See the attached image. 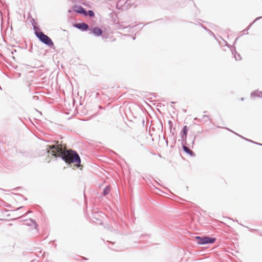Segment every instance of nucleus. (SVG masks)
<instances>
[{
	"instance_id": "7ed1b4c3",
	"label": "nucleus",
	"mask_w": 262,
	"mask_h": 262,
	"mask_svg": "<svg viewBox=\"0 0 262 262\" xmlns=\"http://www.w3.org/2000/svg\"><path fill=\"white\" fill-rule=\"evenodd\" d=\"M196 243L199 245H206L209 244H213L216 241V238L209 236H200L195 237Z\"/></svg>"
},
{
	"instance_id": "c9c22d12",
	"label": "nucleus",
	"mask_w": 262,
	"mask_h": 262,
	"mask_svg": "<svg viewBox=\"0 0 262 262\" xmlns=\"http://www.w3.org/2000/svg\"><path fill=\"white\" fill-rule=\"evenodd\" d=\"M9 225L11 226V225H12V224H9Z\"/></svg>"
},
{
	"instance_id": "5701e85b",
	"label": "nucleus",
	"mask_w": 262,
	"mask_h": 262,
	"mask_svg": "<svg viewBox=\"0 0 262 262\" xmlns=\"http://www.w3.org/2000/svg\"><path fill=\"white\" fill-rule=\"evenodd\" d=\"M203 28L206 31H208L210 34H211L213 36H214V34L211 32L209 29L207 28L205 26H203V25H201Z\"/></svg>"
},
{
	"instance_id": "9d476101",
	"label": "nucleus",
	"mask_w": 262,
	"mask_h": 262,
	"mask_svg": "<svg viewBox=\"0 0 262 262\" xmlns=\"http://www.w3.org/2000/svg\"><path fill=\"white\" fill-rule=\"evenodd\" d=\"M168 125H169V129H170V134H171V137H172L173 140H175L176 138V135L175 134L176 128H172L173 124H172V122H171V121H170V120L168 121Z\"/></svg>"
},
{
	"instance_id": "f03ea898",
	"label": "nucleus",
	"mask_w": 262,
	"mask_h": 262,
	"mask_svg": "<svg viewBox=\"0 0 262 262\" xmlns=\"http://www.w3.org/2000/svg\"><path fill=\"white\" fill-rule=\"evenodd\" d=\"M34 34L41 43L51 48H54V45L52 39L47 35L44 34L40 28H36V29L34 28Z\"/></svg>"
},
{
	"instance_id": "f704fd0d",
	"label": "nucleus",
	"mask_w": 262,
	"mask_h": 262,
	"mask_svg": "<svg viewBox=\"0 0 262 262\" xmlns=\"http://www.w3.org/2000/svg\"><path fill=\"white\" fill-rule=\"evenodd\" d=\"M0 90H2V88H1V86H0Z\"/></svg>"
},
{
	"instance_id": "bb28decb",
	"label": "nucleus",
	"mask_w": 262,
	"mask_h": 262,
	"mask_svg": "<svg viewBox=\"0 0 262 262\" xmlns=\"http://www.w3.org/2000/svg\"><path fill=\"white\" fill-rule=\"evenodd\" d=\"M164 139L166 140V145H168V140H167V139H166L165 136L163 137Z\"/></svg>"
},
{
	"instance_id": "ddd939ff",
	"label": "nucleus",
	"mask_w": 262,
	"mask_h": 262,
	"mask_svg": "<svg viewBox=\"0 0 262 262\" xmlns=\"http://www.w3.org/2000/svg\"><path fill=\"white\" fill-rule=\"evenodd\" d=\"M28 221L29 222L27 223V225L29 226H31L32 225H34V228L35 229L37 230V227H38V225L36 223V222L35 221V220L34 219H29V220H28Z\"/></svg>"
},
{
	"instance_id": "dca6fc26",
	"label": "nucleus",
	"mask_w": 262,
	"mask_h": 262,
	"mask_svg": "<svg viewBox=\"0 0 262 262\" xmlns=\"http://www.w3.org/2000/svg\"><path fill=\"white\" fill-rule=\"evenodd\" d=\"M194 120H198L200 122H207V121H208L209 120V116L207 115H204L202 118L200 119H199L198 118H195Z\"/></svg>"
},
{
	"instance_id": "473e14b6",
	"label": "nucleus",
	"mask_w": 262,
	"mask_h": 262,
	"mask_svg": "<svg viewBox=\"0 0 262 262\" xmlns=\"http://www.w3.org/2000/svg\"><path fill=\"white\" fill-rule=\"evenodd\" d=\"M171 103L172 104H175V103H176V102H173V101H172Z\"/></svg>"
},
{
	"instance_id": "4468645a",
	"label": "nucleus",
	"mask_w": 262,
	"mask_h": 262,
	"mask_svg": "<svg viewBox=\"0 0 262 262\" xmlns=\"http://www.w3.org/2000/svg\"><path fill=\"white\" fill-rule=\"evenodd\" d=\"M85 16H89L90 17L93 18L95 17V12L92 10H89L88 11L85 10V12L83 14Z\"/></svg>"
},
{
	"instance_id": "6e6552de",
	"label": "nucleus",
	"mask_w": 262,
	"mask_h": 262,
	"mask_svg": "<svg viewBox=\"0 0 262 262\" xmlns=\"http://www.w3.org/2000/svg\"><path fill=\"white\" fill-rule=\"evenodd\" d=\"M73 11L76 13L83 15L85 12V9L80 5H75L73 6Z\"/></svg>"
},
{
	"instance_id": "b1692460",
	"label": "nucleus",
	"mask_w": 262,
	"mask_h": 262,
	"mask_svg": "<svg viewBox=\"0 0 262 262\" xmlns=\"http://www.w3.org/2000/svg\"><path fill=\"white\" fill-rule=\"evenodd\" d=\"M146 236L150 237V234H141V235H140L139 238H143L144 237H146Z\"/></svg>"
},
{
	"instance_id": "cd10ccee",
	"label": "nucleus",
	"mask_w": 262,
	"mask_h": 262,
	"mask_svg": "<svg viewBox=\"0 0 262 262\" xmlns=\"http://www.w3.org/2000/svg\"><path fill=\"white\" fill-rule=\"evenodd\" d=\"M72 11H73V9L72 10H71V9L68 10V13H71Z\"/></svg>"
},
{
	"instance_id": "f257e3e1",
	"label": "nucleus",
	"mask_w": 262,
	"mask_h": 262,
	"mask_svg": "<svg viewBox=\"0 0 262 262\" xmlns=\"http://www.w3.org/2000/svg\"><path fill=\"white\" fill-rule=\"evenodd\" d=\"M55 142L52 145H48V152L51 156L56 158H59L68 164H80V157L75 150L67 149L66 146L59 143L58 141Z\"/></svg>"
},
{
	"instance_id": "2f4dec72",
	"label": "nucleus",
	"mask_w": 262,
	"mask_h": 262,
	"mask_svg": "<svg viewBox=\"0 0 262 262\" xmlns=\"http://www.w3.org/2000/svg\"><path fill=\"white\" fill-rule=\"evenodd\" d=\"M244 98L243 97L241 98V100L242 101H243V100H244Z\"/></svg>"
},
{
	"instance_id": "1a4fd4ad",
	"label": "nucleus",
	"mask_w": 262,
	"mask_h": 262,
	"mask_svg": "<svg viewBox=\"0 0 262 262\" xmlns=\"http://www.w3.org/2000/svg\"><path fill=\"white\" fill-rule=\"evenodd\" d=\"M186 145L187 144H184L183 145H182V147L183 148V151L186 153L187 154L189 155L192 157H195V155L194 152H193L189 147H187Z\"/></svg>"
},
{
	"instance_id": "7c9ffc66",
	"label": "nucleus",
	"mask_w": 262,
	"mask_h": 262,
	"mask_svg": "<svg viewBox=\"0 0 262 262\" xmlns=\"http://www.w3.org/2000/svg\"><path fill=\"white\" fill-rule=\"evenodd\" d=\"M250 28V27H249V25L248 26V27L246 28V30H249V29Z\"/></svg>"
},
{
	"instance_id": "6ab92c4d",
	"label": "nucleus",
	"mask_w": 262,
	"mask_h": 262,
	"mask_svg": "<svg viewBox=\"0 0 262 262\" xmlns=\"http://www.w3.org/2000/svg\"><path fill=\"white\" fill-rule=\"evenodd\" d=\"M30 22L31 23V25L33 26V30H34V28L36 29V28H40L39 26L38 25L37 22L36 21L35 19L33 18H31V20H30Z\"/></svg>"
},
{
	"instance_id": "f3484780",
	"label": "nucleus",
	"mask_w": 262,
	"mask_h": 262,
	"mask_svg": "<svg viewBox=\"0 0 262 262\" xmlns=\"http://www.w3.org/2000/svg\"><path fill=\"white\" fill-rule=\"evenodd\" d=\"M226 129H227V130H229V131H230V132H231L233 133L234 134H236V135L238 136L239 137H241V138H242V139H244V140H246V141H248V142H251V143H253V144H256V143H257V142H255V141H252V140H250V139H249L246 138H245V137H243L242 136H241V135H239V134H237V133H235V132H234L233 131L231 130V129H229V128H226Z\"/></svg>"
},
{
	"instance_id": "aec40b11",
	"label": "nucleus",
	"mask_w": 262,
	"mask_h": 262,
	"mask_svg": "<svg viewBox=\"0 0 262 262\" xmlns=\"http://www.w3.org/2000/svg\"><path fill=\"white\" fill-rule=\"evenodd\" d=\"M125 2H127L126 4V10L131 7L133 6L135 4L133 0H126Z\"/></svg>"
},
{
	"instance_id": "a211bd4d",
	"label": "nucleus",
	"mask_w": 262,
	"mask_h": 262,
	"mask_svg": "<svg viewBox=\"0 0 262 262\" xmlns=\"http://www.w3.org/2000/svg\"><path fill=\"white\" fill-rule=\"evenodd\" d=\"M111 190V186L110 185H107L105 187V188L103 189V192H102V195L103 196H106L108 194Z\"/></svg>"
},
{
	"instance_id": "2eb2a0df",
	"label": "nucleus",
	"mask_w": 262,
	"mask_h": 262,
	"mask_svg": "<svg viewBox=\"0 0 262 262\" xmlns=\"http://www.w3.org/2000/svg\"><path fill=\"white\" fill-rule=\"evenodd\" d=\"M251 97H262V92L259 91L258 90L253 91L251 93Z\"/></svg>"
},
{
	"instance_id": "412c9836",
	"label": "nucleus",
	"mask_w": 262,
	"mask_h": 262,
	"mask_svg": "<svg viewBox=\"0 0 262 262\" xmlns=\"http://www.w3.org/2000/svg\"><path fill=\"white\" fill-rule=\"evenodd\" d=\"M233 55L234 57L235 58V60L236 61H239L242 59V57L239 54L237 53H234V54H232Z\"/></svg>"
},
{
	"instance_id": "c85d7f7f",
	"label": "nucleus",
	"mask_w": 262,
	"mask_h": 262,
	"mask_svg": "<svg viewBox=\"0 0 262 262\" xmlns=\"http://www.w3.org/2000/svg\"><path fill=\"white\" fill-rule=\"evenodd\" d=\"M256 145H260V146H262V144L261 143H258L257 142V143H256Z\"/></svg>"
},
{
	"instance_id": "c756f323",
	"label": "nucleus",
	"mask_w": 262,
	"mask_h": 262,
	"mask_svg": "<svg viewBox=\"0 0 262 262\" xmlns=\"http://www.w3.org/2000/svg\"><path fill=\"white\" fill-rule=\"evenodd\" d=\"M250 230L252 231H256V229H251Z\"/></svg>"
},
{
	"instance_id": "393cba45",
	"label": "nucleus",
	"mask_w": 262,
	"mask_h": 262,
	"mask_svg": "<svg viewBox=\"0 0 262 262\" xmlns=\"http://www.w3.org/2000/svg\"><path fill=\"white\" fill-rule=\"evenodd\" d=\"M195 138H196V136H194L193 138V139H192L191 142V144H192V145H191L192 148H193V145L194 144V140H195Z\"/></svg>"
},
{
	"instance_id": "72a5a7b5",
	"label": "nucleus",
	"mask_w": 262,
	"mask_h": 262,
	"mask_svg": "<svg viewBox=\"0 0 262 262\" xmlns=\"http://www.w3.org/2000/svg\"><path fill=\"white\" fill-rule=\"evenodd\" d=\"M140 145H141V146H143V145L142 144H140Z\"/></svg>"
},
{
	"instance_id": "0eeeda50",
	"label": "nucleus",
	"mask_w": 262,
	"mask_h": 262,
	"mask_svg": "<svg viewBox=\"0 0 262 262\" xmlns=\"http://www.w3.org/2000/svg\"><path fill=\"white\" fill-rule=\"evenodd\" d=\"M125 1L126 0H118L116 4V8L122 11L126 10L127 2H125Z\"/></svg>"
},
{
	"instance_id": "39448f33",
	"label": "nucleus",
	"mask_w": 262,
	"mask_h": 262,
	"mask_svg": "<svg viewBox=\"0 0 262 262\" xmlns=\"http://www.w3.org/2000/svg\"><path fill=\"white\" fill-rule=\"evenodd\" d=\"M73 26L82 32L89 30L90 29L89 26L87 24L83 22L75 23L73 25Z\"/></svg>"
},
{
	"instance_id": "9b49d317",
	"label": "nucleus",
	"mask_w": 262,
	"mask_h": 262,
	"mask_svg": "<svg viewBox=\"0 0 262 262\" xmlns=\"http://www.w3.org/2000/svg\"><path fill=\"white\" fill-rule=\"evenodd\" d=\"M238 38V37H237L235 40H234V42H233V45L232 46L229 45V43H228L227 42H226V46L228 47L230 49V50H231V52L232 53V54H234V53H236V48H235V45L237 40Z\"/></svg>"
},
{
	"instance_id": "423d86ee",
	"label": "nucleus",
	"mask_w": 262,
	"mask_h": 262,
	"mask_svg": "<svg viewBox=\"0 0 262 262\" xmlns=\"http://www.w3.org/2000/svg\"><path fill=\"white\" fill-rule=\"evenodd\" d=\"M89 31L96 37H99L102 35L103 31L102 30L97 27H91L89 29Z\"/></svg>"
},
{
	"instance_id": "f8f14e48",
	"label": "nucleus",
	"mask_w": 262,
	"mask_h": 262,
	"mask_svg": "<svg viewBox=\"0 0 262 262\" xmlns=\"http://www.w3.org/2000/svg\"><path fill=\"white\" fill-rule=\"evenodd\" d=\"M123 23H119V21H117V22L116 20L114 21V25H115V28L117 29H126L128 27H130V25H128V26H125L123 25Z\"/></svg>"
},
{
	"instance_id": "20e7f679",
	"label": "nucleus",
	"mask_w": 262,
	"mask_h": 262,
	"mask_svg": "<svg viewBox=\"0 0 262 262\" xmlns=\"http://www.w3.org/2000/svg\"><path fill=\"white\" fill-rule=\"evenodd\" d=\"M188 130V128L187 125H185L183 127L180 133L181 144L182 145L187 144L188 146H190V144L187 143L186 141Z\"/></svg>"
},
{
	"instance_id": "4be33fe9",
	"label": "nucleus",
	"mask_w": 262,
	"mask_h": 262,
	"mask_svg": "<svg viewBox=\"0 0 262 262\" xmlns=\"http://www.w3.org/2000/svg\"><path fill=\"white\" fill-rule=\"evenodd\" d=\"M261 18H262V16H259V17H256L252 23H251V24H250V25H249V27H251V26H252V25H253V24L255 21H256L257 20H259V19H261Z\"/></svg>"
},
{
	"instance_id": "a878e982",
	"label": "nucleus",
	"mask_w": 262,
	"mask_h": 262,
	"mask_svg": "<svg viewBox=\"0 0 262 262\" xmlns=\"http://www.w3.org/2000/svg\"><path fill=\"white\" fill-rule=\"evenodd\" d=\"M88 260V258H86L85 257H81V260Z\"/></svg>"
}]
</instances>
